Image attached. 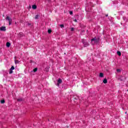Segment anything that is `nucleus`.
<instances>
[{
  "mask_svg": "<svg viewBox=\"0 0 128 128\" xmlns=\"http://www.w3.org/2000/svg\"><path fill=\"white\" fill-rule=\"evenodd\" d=\"M82 42L83 43V44H84V46L85 48H86V46H90L88 42L84 40H82Z\"/></svg>",
  "mask_w": 128,
  "mask_h": 128,
  "instance_id": "nucleus-1",
  "label": "nucleus"
},
{
  "mask_svg": "<svg viewBox=\"0 0 128 128\" xmlns=\"http://www.w3.org/2000/svg\"><path fill=\"white\" fill-rule=\"evenodd\" d=\"M6 20H8V22H9V26H10V24H12V18H10V17L7 16L6 18Z\"/></svg>",
  "mask_w": 128,
  "mask_h": 128,
  "instance_id": "nucleus-2",
  "label": "nucleus"
},
{
  "mask_svg": "<svg viewBox=\"0 0 128 128\" xmlns=\"http://www.w3.org/2000/svg\"><path fill=\"white\" fill-rule=\"evenodd\" d=\"M91 42H94L96 44H98L100 42V38H93L91 40Z\"/></svg>",
  "mask_w": 128,
  "mask_h": 128,
  "instance_id": "nucleus-3",
  "label": "nucleus"
},
{
  "mask_svg": "<svg viewBox=\"0 0 128 128\" xmlns=\"http://www.w3.org/2000/svg\"><path fill=\"white\" fill-rule=\"evenodd\" d=\"M0 30H2V32H6V26H2L0 28Z\"/></svg>",
  "mask_w": 128,
  "mask_h": 128,
  "instance_id": "nucleus-4",
  "label": "nucleus"
},
{
  "mask_svg": "<svg viewBox=\"0 0 128 128\" xmlns=\"http://www.w3.org/2000/svg\"><path fill=\"white\" fill-rule=\"evenodd\" d=\"M62 80L60 78H59L58 80V86L60 84H62Z\"/></svg>",
  "mask_w": 128,
  "mask_h": 128,
  "instance_id": "nucleus-5",
  "label": "nucleus"
},
{
  "mask_svg": "<svg viewBox=\"0 0 128 128\" xmlns=\"http://www.w3.org/2000/svg\"><path fill=\"white\" fill-rule=\"evenodd\" d=\"M6 46L7 48H10V43L9 42H7L6 44Z\"/></svg>",
  "mask_w": 128,
  "mask_h": 128,
  "instance_id": "nucleus-6",
  "label": "nucleus"
},
{
  "mask_svg": "<svg viewBox=\"0 0 128 128\" xmlns=\"http://www.w3.org/2000/svg\"><path fill=\"white\" fill-rule=\"evenodd\" d=\"M40 18V15L38 14L36 15L34 17L35 20H38V18Z\"/></svg>",
  "mask_w": 128,
  "mask_h": 128,
  "instance_id": "nucleus-7",
  "label": "nucleus"
},
{
  "mask_svg": "<svg viewBox=\"0 0 128 128\" xmlns=\"http://www.w3.org/2000/svg\"><path fill=\"white\" fill-rule=\"evenodd\" d=\"M24 100V99L22 98H19L17 99L18 102H22Z\"/></svg>",
  "mask_w": 128,
  "mask_h": 128,
  "instance_id": "nucleus-8",
  "label": "nucleus"
},
{
  "mask_svg": "<svg viewBox=\"0 0 128 128\" xmlns=\"http://www.w3.org/2000/svg\"><path fill=\"white\" fill-rule=\"evenodd\" d=\"M104 84H108V80L106 78H104L103 80Z\"/></svg>",
  "mask_w": 128,
  "mask_h": 128,
  "instance_id": "nucleus-9",
  "label": "nucleus"
},
{
  "mask_svg": "<svg viewBox=\"0 0 128 128\" xmlns=\"http://www.w3.org/2000/svg\"><path fill=\"white\" fill-rule=\"evenodd\" d=\"M36 8H37L36 5H33V6H32V8L33 10H36Z\"/></svg>",
  "mask_w": 128,
  "mask_h": 128,
  "instance_id": "nucleus-10",
  "label": "nucleus"
},
{
  "mask_svg": "<svg viewBox=\"0 0 128 128\" xmlns=\"http://www.w3.org/2000/svg\"><path fill=\"white\" fill-rule=\"evenodd\" d=\"M14 63L16 64H20V61L18 60H15Z\"/></svg>",
  "mask_w": 128,
  "mask_h": 128,
  "instance_id": "nucleus-11",
  "label": "nucleus"
},
{
  "mask_svg": "<svg viewBox=\"0 0 128 128\" xmlns=\"http://www.w3.org/2000/svg\"><path fill=\"white\" fill-rule=\"evenodd\" d=\"M117 54H118L119 56H122V52H120V51H118Z\"/></svg>",
  "mask_w": 128,
  "mask_h": 128,
  "instance_id": "nucleus-12",
  "label": "nucleus"
},
{
  "mask_svg": "<svg viewBox=\"0 0 128 128\" xmlns=\"http://www.w3.org/2000/svg\"><path fill=\"white\" fill-rule=\"evenodd\" d=\"M100 78H103L104 77V74L102 72H100Z\"/></svg>",
  "mask_w": 128,
  "mask_h": 128,
  "instance_id": "nucleus-13",
  "label": "nucleus"
},
{
  "mask_svg": "<svg viewBox=\"0 0 128 128\" xmlns=\"http://www.w3.org/2000/svg\"><path fill=\"white\" fill-rule=\"evenodd\" d=\"M33 72H38V68H34L33 70Z\"/></svg>",
  "mask_w": 128,
  "mask_h": 128,
  "instance_id": "nucleus-14",
  "label": "nucleus"
},
{
  "mask_svg": "<svg viewBox=\"0 0 128 128\" xmlns=\"http://www.w3.org/2000/svg\"><path fill=\"white\" fill-rule=\"evenodd\" d=\"M4 102H6V101L4 100H0L1 104H4Z\"/></svg>",
  "mask_w": 128,
  "mask_h": 128,
  "instance_id": "nucleus-15",
  "label": "nucleus"
},
{
  "mask_svg": "<svg viewBox=\"0 0 128 128\" xmlns=\"http://www.w3.org/2000/svg\"><path fill=\"white\" fill-rule=\"evenodd\" d=\"M14 72H12V69L10 70V72L9 74H12Z\"/></svg>",
  "mask_w": 128,
  "mask_h": 128,
  "instance_id": "nucleus-16",
  "label": "nucleus"
},
{
  "mask_svg": "<svg viewBox=\"0 0 128 128\" xmlns=\"http://www.w3.org/2000/svg\"><path fill=\"white\" fill-rule=\"evenodd\" d=\"M48 34H52V30L50 29L48 30Z\"/></svg>",
  "mask_w": 128,
  "mask_h": 128,
  "instance_id": "nucleus-17",
  "label": "nucleus"
},
{
  "mask_svg": "<svg viewBox=\"0 0 128 128\" xmlns=\"http://www.w3.org/2000/svg\"><path fill=\"white\" fill-rule=\"evenodd\" d=\"M60 27L62 28H64V24H60Z\"/></svg>",
  "mask_w": 128,
  "mask_h": 128,
  "instance_id": "nucleus-18",
  "label": "nucleus"
},
{
  "mask_svg": "<svg viewBox=\"0 0 128 128\" xmlns=\"http://www.w3.org/2000/svg\"><path fill=\"white\" fill-rule=\"evenodd\" d=\"M10 70H14V66H12L11 67V68H10Z\"/></svg>",
  "mask_w": 128,
  "mask_h": 128,
  "instance_id": "nucleus-19",
  "label": "nucleus"
},
{
  "mask_svg": "<svg viewBox=\"0 0 128 128\" xmlns=\"http://www.w3.org/2000/svg\"><path fill=\"white\" fill-rule=\"evenodd\" d=\"M70 30H71V32H74V28H70Z\"/></svg>",
  "mask_w": 128,
  "mask_h": 128,
  "instance_id": "nucleus-20",
  "label": "nucleus"
},
{
  "mask_svg": "<svg viewBox=\"0 0 128 128\" xmlns=\"http://www.w3.org/2000/svg\"><path fill=\"white\" fill-rule=\"evenodd\" d=\"M117 72H120V69H116Z\"/></svg>",
  "mask_w": 128,
  "mask_h": 128,
  "instance_id": "nucleus-21",
  "label": "nucleus"
},
{
  "mask_svg": "<svg viewBox=\"0 0 128 128\" xmlns=\"http://www.w3.org/2000/svg\"><path fill=\"white\" fill-rule=\"evenodd\" d=\"M72 14H73V12H72V11H70V14L72 15Z\"/></svg>",
  "mask_w": 128,
  "mask_h": 128,
  "instance_id": "nucleus-22",
  "label": "nucleus"
},
{
  "mask_svg": "<svg viewBox=\"0 0 128 128\" xmlns=\"http://www.w3.org/2000/svg\"><path fill=\"white\" fill-rule=\"evenodd\" d=\"M74 22H78V20H76V19H75V20H74Z\"/></svg>",
  "mask_w": 128,
  "mask_h": 128,
  "instance_id": "nucleus-23",
  "label": "nucleus"
},
{
  "mask_svg": "<svg viewBox=\"0 0 128 128\" xmlns=\"http://www.w3.org/2000/svg\"><path fill=\"white\" fill-rule=\"evenodd\" d=\"M108 16V14H106V16Z\"/></svg>",
  "mask_w": 128,
  "mask_h": 128,
  "instance_id": "nucleus-24",
  "label": "nucleus"
},
{
  "mask_svg": "<svg viewBox=\"0 0 128 128\" xmlns=\"http://www.w3.org/2000/svg\"><path fill=\"white\" fill-rule=\"evenodd\" d=\"M14 58H15V60H16V56H15V57H14Z\"/></svg>",
  "mask_w": 128,
  "mask_h": 128,
  "instance_id": "nucleus-25",
  "label": "nucleus"
},
{
  "mask_svg": "<svg viewBox=\"0 0 128 128\" xmlns=\"http://www.w3.org/2000/svg\"><path fill=\"white\" fill-rule=\"evenodd\" d=\"M125 114H126V112Z\"/></svg>",
  "mask_w": 128,
  "mask_h": 128,
  "instance_id": "nucleus-26",
  "label": "nucleus"
},
{
  "mask_svg": "<svg viewBox=\"0 0 128 128\" xmlns=\"http://www.w3.org/2000/svg\"><path fill=\"white\" fill-rule=\"evenodd\" d=\"M127 92H128V90H127Z\"/></svg>",
  "mask_w": 128,
  "mask_h": 128,
  "instance_id": "nucleus-27",
  "label": "nucleus"
}]
</instances>
